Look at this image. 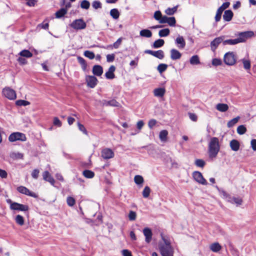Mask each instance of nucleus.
<instances>
[{"label": "nucleus", "mask_w": 256, "mask_h": 256, "mask_svg": "<svg viewBox=\"0 0 256 256\" xmlns=\"http://www.w3.org/2000/svg\"><path fill=\"white\" fill-rule=\"evenodd\" d=\"M162 242L158 243V248L162 256H174V248L171 245V242L170 238L164 236L162 233L160 234Z\"/></svg>", "instance_id": "nucleus-1"}, {"label": "nucleus", "mask_w": 256, "mask_h": 256, "mask_svg": "<svg viewBox=\"0 0 256 256\" xmlns=\"http://www.w3.org/2000/svg\"><path fill=\"white\" fill-rule=\"evenodd\" d=\"M220 150L219 140L216 137L210 138L208 144V154L210 158H214L217 156Z\"/></svg>", "instance_id": "nucleus-2"}, {"label": "nucleus", "mask_w": 256, "mask_h": 256, "mask_svg": "<svg viewBox=\"0 0 256 256\" xmlns=\"http://www.w3.org/2000/svg\"><path fill=\"white\" fill-rule=\"evenodd\" d=\"M236 58L234 52H229L225 54L224 56V63L228 66H233L236 62Z\"/></svg>", "instance_id": "nucleus-3"}, {"label": "nucleus", "mask_w": 256, "mask_h": 256, "mask_svg": "<svg viewBox=\"0 0 256 256\" xmlns=\"http://www.w3.org/2000/svg\"><path fill=\"white\" fill-rule=\"evenodd\" d=\"M70 26L76 30H78L84 29L86 24L82 18H79L74 20L70 24Z\"/></svg>", "instance_id": "nucleus-4"}, {"label": "nucleus", "mask_w": 256, "mask_h": 256, "mask_svg": "<svg viewBox=\"0 0 256 256\" xmlns=\"http://www.w3.org/2000/svg\"><path fill=\"white\" fill-rule=\"evenodd\" d=\"M2 93L4 96L10 100H14L16 98L15 90L10 87L6 86L4 88Z\"/></svg>", "instance_id": "nucleus-5"}, {"label": "nucleus", "mask_w": 256, "mask_h": 256, "mask_svg": "<svg viewBox=\"0 0 256 256\" xmlns=\"http://www.w3.org/2000/svg\"><path fill=\"white\" fill-rule=\"evenodd\" d=\"M10 142H14L17 140L24 142L26 140V135L22 132H16L10 134L8 137Z\"/></svg>", "instance_id": "nucleus-6"}, {"label": "nucleus", "mask_w": 256, "mask_h": 256, "mask_svg": "<svg viewBox=\"0 0 256 256\" xmlns=\"http://www.w3.org/2000/svg\"><path fill=\"white\" fill-rule=\"evenodd\" d=\"M254 36V33L252 31H246L238 33V37L236 38L238 44L243 42L246 41L248 38H252Z\"/></svg>", "instance_id": "nucleus-7"}, {"label": "nucleus", "mask_w": 256, "mask_h": 256, "mask_svg": "<svg viewBox=\"0 0 256 256\" xmlns=\"http://www.w3.org/2000/svg\"><path fill=\"white\" fill-rule=\"evenodd\" d=\"M222 194L224 198H226L227 200L232 204H236L238 205H240L242 203V199L238 198L236 197H231L226 192L222 191Z\"/></svg>", "instance_id": "nucleus-8"}, {"label": "nucleus", "mask_w": 256, "mask_h": 256, "mask_svg": "<svg viewBox=\"0 0 256 256\" xmlns=\"http://www.w3.org/2000/svg\"><path fill=\"white\" fill-rule=\"evenodd\" d=\"M226 36H222L219 37H217L215 38L212 42H210V46L211 48L213 51H214L218 47V45L222 43L224 45V40Z\"/></svg>", "instance_id": "nucleus-9"}, {"label": "nucleus", "mask_w": 256, "mask_h": 256, "mask_svg": "<svg viewBox=\"0 0 256 256\" xmlns=\"http://www.w3.org/2000/svg\"><path fill=\"white\" fill-rule=\"evenodd\" d=\"M10 208L12 210L26 212L28 210L29 207L28 205L22 204L16 202L10 206Z\"/></svg>", "instance_id": "nucleus-10"}, {"label": "nucleus", "mask_w": 256, "mask_h": 256, "mask_svg": "<svg viewBox=\"0 0 256 256\" xmlns=\"http://www.w3.org/2000/svg\"><path fill=\"white\" fill-rule=\"evenodd\" d=\"M193 177L196 181L200 184L206 185L208 182L206 179L204 178L201 172H193Z\"/></svg>", "instance_id": "nucleus-11"}, {"label": "nucleus", "mask_w": 256, "mask_h": 256, "mask_svg": "<svg viewBox=\"0 0 256 256\" xmlns=\"http://www.w3.org/2000/svg\"><path fill=\"white\" fill-rule=\"evenodd\" d=\"M174 43L176 47L180 50L184 48L186 44L185 40L182 36L178 35L174 40Z\"/></svg>", "instance_id": "nucleus-12"}, {"label": "nucleus", "mask_w": 256, "mask_h": 256, "mask_svg": "<svg viewBox=\"0 0 256 256\" xmlns=\"http://www.w3.org/2000/svg\"><path fill=\"white\" fill-rule=\"evenodd\" d=\"M17 190L22 194H24L26 195L33 197L36 198L38 196L37 194L34 192H30L28 188L24 186H20L18 187Z\"/></svg>", "instance_id": "nucleus-13"}, {"label": "nucleus", "mask_w": 256, "mask_h": 256, "mask_svg": "<svg viewBox=\"0 0 256 256\" xmlns=\"http://www.w3.org/2000/svg\"><path fill=\"white\" fill-rule=\"evenodd\" d=\"M102 156L105 160L112 158L114 156V152L110 148H105L102 151Z\"/></svg>", "instance_id": "nucleus-14"}, {"label": "nucleus", "mask_w": 256, "mask_h": 256, "mask_svg": "<svg viewBox=\"0 0 256 256\" xmlns=\"http://www.w3.org/2000/svg\"><path fill=\"white\" fill-rule=\"evenodd\" d=\"M86 82L89 87L94 88L97 84L98 80L94 76H86Z\"/></svg>", "instance_id": "nucleus-15"}, {"label": "nucleus", "mask_w": 256, "mask_h": 256, "mask_svg": "<svg viewBox=\"0 0 256 256\" xmlns=\"http://www.w3.org/2000/svg\"><path fill=\"white\" fill-rule=\"evenodd\" d=\"M182 54L176 49L172 48L170 50V57L173 60H176L182 57Z\"/></svg>", "instance_id": "nucleus-16"}, {"label": "nucleus", "mask_w": 256, "mask_h": 256, "mask_svg": "<svg viewBox=\"0 0 256 256\" xmlns=\"http://www.w3.org/2000/svg\"><path fill=\"white\" fill-rule=\"evenodd\" d=\"M143 234L145 236V241L146 243H150L152 239V232L150 228H146L143 230Z\"/></svg>", "instance_id": "nucleus-17"}, {"label": "nucleus", "mask_w": 256, "mask_h": 256, "mask_svg": "<svg viewBox=\"0 0 256 256\" xmlns=\"http://www.w3.org/2000/svg\"><path fill=\"white\" fill-rule=\"evenodd\" d=\"M116 70V68L114 66H111L108 72H106L105 74V76L107 79L112 80L114 78L115 76L114 74V72Z\"/></svg>", "instance_id": "nucleus-18"}, {"label": "nucleus", "mask_w": 256, "mask_h": 256, "mask_svg": "<svg viewBox=\"0 0 256 256\" xmlns=\"http://www.w3.org/2000/svg\"><path fill=\"white\" fill-rule=\"evenodd\" d=\"M43 178L46 181L49 182L52 185L54 186L55 180L48 171H45L42 174Z\"/></svg>", "instance_id": "nucleus-19"}, {"label": "nucleus", "mask_w": 256, "mask_h": 256, "mask_svg": "<svg viewBox=\"0 0 256 256\" xmlns=\"http://www.w3.org/2000/svg\"><path fill=\"white\" fill-rule=\"evenodd\" d=\"M103 72V69L102 66L100 65H95L92 68V73L96 76H100Z\"/></svg>", "instance_id": "nucleus-20"}, {"label": "nucleus", "mask_w": 256, "mask_h": 256, "mask_svg": "<svg viewBox=\"0 0 256 256\" xmlns=\"http://www.w3.org/2000/svg\"><path fill=\"white\" fill-rule=\"evenodd\" d=\"M233 16V12L231 10H226L224 12V14L223 15V19L226 22H230L232 20Z\"/></svg>", "instance_id": "nucleus-21"}, {"label": "nucleus", "mask_w": 256, "mask_h": 256, "mask_svg": "<svg viewBox=\"0 0 256 256\" xmlns=\"http://www.w3.org/2000/svg\"><path fill=\"white\" fill-rule=\"evenodd\" d=\"M230 145L231 149L234 152L238 151L240 148V143L236 140H232L230 142Z\"/></svg>", "instance_id": "nucleus-22"}, {"label": "nucleus", "mask_w": 256, "mask_h": 256, "mask_svg": "<svg viewBox=\"0 0 256 256\" xmlns=\"http://www.w3.org/2000/svg\"><path fill=\"white\" fill-rule=\"evenodd\" d=\"M103 105L104 106H116L118 107L120 106V104L116 101L115 100H104L102 103Z\"/></svg>", "instance_id": "nucleus-23"}, {"label": "nucleus", "mask_w": 256, "mask_h": 256, "mask_svg": "<svg viewBox=\"0 0 256 256\" xmlns=\"http://www.w3.org/2000/svg\"><path fill=\"white\" fill-rule=\"evenodd\" d=\"M166 90L164 88H157L154 90V94L155 96L162 97L164 96Z\"/></svg>", "instance_id": "nucleus-24"}, {"label": "nucleus", "mask_w": 256, "mask_h": 256, "mask_svg": "<svg viewBox=\"0 0 256 256\" xmlns=\"http://www.w3.org/2000/svg\"><path fill=\"white\" fill-rule=\"evenodd\" d=\"M210 248L213 252H218L222 249V246L218 242H214L210 244Z\"/></svg>", "instance_id": "nucleus-25"}, {"label": "nucleus", "mask_w": 256, "mask_h": 256, "mask_svg": "<svg viewBox=\"0 0 256 256\" xmlns=\"http://www.w3.org/2000/svg\"><path fill=\"white\" fill-rule=\"evenodd\" d=\"M140 36L144 38H150L152 36V32L148 29H144L140 31Z\"/></svg>", "instance_id": "nucleus-26"}, {"label": "nucleus", "mask_w": 256, "mask_h": 256, "mask_svg": "<svg viewBox=\"0 0 256 256\" xmlns=\"http://www.w3.org/2000/svg\"><path fill=\"white\" fill-rule=\"evenodd\" d=\"M216 108L220 112H225L228 110V106L226 104H218L216 106Z\"/></svg>", "instance_id": "nucleus-27"}, {"label": "nucleus", "mask_w": 256, "mask_h": 256, "mask_svg": "<svg viewBox=\"0 0 256 256\" xmlns=\"http://www.w3.org/2000/svg\"><path fill=\"white\" fill-rule=\"evenodd\" d=\"M68 10L62 8L56 12V18H60L64 16L67 13Z\"/></svg>", "instance_id": "nucleus-28"}, {"label": "nucleus", "mask_w": 256, "mask_h": 256, "mask_svg": "<svg viewBox=\"0 0 256 256\" xmlns=\"http://www.w3.org/2000/svg\"><path fill=\"white\" fill-rule=\"evenodd\" d=\"M18 55L22 57L30 58L32 56V54L28 50H24L19 52Z\"/></svg>", "instance_id": "nucleus-29"}, {"label": "nucleus", "mask_w": 256, "mask_h": 256, "mask_svg": "<svg viewBox=\"0 0 256 256\" xmlns=\"http://www.w3.org/2000/svg\"><path fill=\"white\" fill-rule=\"evenodd\" d=\"M190 62L192 65H197L200 64L199 57L198 55H194L192 56L190 60Z\"/></svg>", "instance_id": "nucleus-30"}, {"label": "nucleus", "mask_w": 256, "mask_h": 256, "mask_svg": "<svg viewBox=\"0 0 256 256\" xmlns=\"http://www.w3.org/2000/svg\"><path fill=\"white\" fill-rule=\"evenodd\" d=\"M164 41L162 39L156 40L153 44L152 47L154 48H160L164 46Z\"/></svg>", "instance_id": "nucleus-31"}, {"label": "nucleus", "mask_w": 256, "mask_h": 256, "mask_svg": "<svg viewBox=\"0 0 256 256\" xmlns=\"http://www.w3.org/2000/svg\"><path fill=\"white\" fill-rule=\"evenodd\" d=\"M168 132L166 130H162L160 132L159 138L162 142H166L167 139Z\"/></svg>", "instance_id": "nucleus-32"}, {"label": "nucleus", "mask_w": 256, "mask_h": 256, "mask_svg": "<svg viewBox=\"0 0 256 256\" xmlns=\"http://www.w3.org/2000/svg\"><path fill=\"white\" fill-rule=\"evenodd\" d=\"M82 174L84 177L88 178H92L94 176V173L90 170H84Z\"/></svg>", "instance_id": "nucleus-33"}, {"label": "nucleus", "mask_w": 256, "mask_h": 256, "mask_svg": "<svg viewBox=\"0 0 256 256\" xmlns=\"http://www.w3.org/2000/svg\"><path fill=\"white\" fill-rule=\"evenodd\" d=\"M110 16L114 19H118L120 16V12L118 9L113 8L110 11Z\"/></svg>", "instance_id": "nucleus-34"}, {"label": "nucleus", "mask_w": 256, "mask_h": 256, "mask_svg": "<svg viewBox=\"0 0 256 256\" xmlns=\"http://www.w3.org/2000/svg\"><path fill=\"white\" fill-rule=\"evenodd\" d=\"M238 41L236 38L235 39H229V40H224V46L226 45H235L238 44Z\"/></svg>", "instance_id": "nucleus-35"}, {"label": "nucleus", "mask_w": 256, "mask_h": 256, "mask_svg": "<svg viewBox=\"0 0 256 256\" xmlns=\"http://www.w3.org/2000/svg\"><path fill=\"white\" fill-rule=\"evenodd\" d=\"M152 56L162 60L164 58V52L162 50L154 51Z\"/></svg>", "instance_id": "nucleus-36"}, {"label": "nucleus", "mask_w": 256, "mask_h": 256, "mask_svg": "<svg viewBox=\"0 0 256 256\" xmlns=\"http://www.w3.org/2000/svg\"><path fill=\"white\" fill-rule=\"evenodd\" d=\"M134 182L136 184L140 185L144 183V180L142 176L136 175L134 178Z\"/></svg>", "instance_id": "nucleus-37"}, {"label": "nucleus", "mask_w": 256, "mask_h": 256, "mask_svg": "<svg viewBox=\"0 0 256 256\" xmlns=\"http://www.w3.org/2000/svg\"><path fill=\"white\" fill-rule=\"evenodd\" d=\"M170 32L168 28H164L158 32V35L160 37H165L169 35Z\"/></svg>", "instance_id": "nucleus-38"}, {"label": "nucleus", "mask_w": 256, "mask_h": 256, "mask_svg": "<svg viewBox=\"0 0 256 256\" xmlns=\"http://www.w3.org/2000/svg\"><path fill=\"white\" fill-rule=\"evenodd\" d=\"M15 221L16 223L20 226H22L24 224V218L20 214L17 215L16 216Z\"/></svg>", "instance_id": "nucleus-39"}, {"label": "nucleus", "mask_w": 256, "mask_h": 256, "mask_svg": "<svg viewBox=\"0 0 256 256\" xmlns=\"http://www.w3.org/2000/svg\"><path fill=\"white\" fill-rule=\"evenodd\" d=\"M240 118V116H237L230 120L227 124L228 127L231 128L235 124H236L238 122Z\"/></svg>", "instance_id": "nucleus-40"}, {"label": "nucleus", "mask_w": 256, "mask_h": 256, "mask_svg": "<svg viewBox=\"0 0 256 256\" xmlns=\"http://www.w3.org/2000/svg\"><path fill=\"white\" fill-rule=\"evenodd\" d=\"M168 68V65L164 64H160L157 68V70L160 74L164 72Z\"/></svg>", "instance_id": "nucleus-41"}, {"label": "nucleus", "mask_w": 256, "mask_h": 256, "mask_svg": "<svg viewBox=\"0 0 256 256\" xmlns=\"http://www.w3.org/2000/svg\"><path fill=\"white\" fill-rule=\"evenodd\" d=\"M242 61L244 64V67L246 70H249L250 68V62L249 60L243 58Z\"/></svg>", "instance_id": "nucleus-42"}, {"label": "nucleus", "mask_w": 256, "mask_h": 256, "mask_svg": "<svg viewBox=\"0 0 256 256\" xmlns=\"http://www.w3.org/2000/svg\"><path fill=\"white\" fill-rule=\"evenodd\" d=\"M150 192V189L149 186H146L142 191V196L144 198H147L149 196Z\"/></svg>", "instance_id": "nucleus-43"}, {"label": "nucleus", "mask_w": 256, "mask_h": 256, "mask_svg": "<svg viewBox=\"0 0 256 256\" xmlns=\"http://www.w3.org/2000/svg\"><path fill=\"white\" fill-rule=\"evenodd\" d=\"M16 104L18 106H26L30 104V102L28 101L24 100H18L16 102Z\"/></svg>", "instance_id": "nucleus-44"}, {"label": "nucleus", "mask_w": 256, "mask_h": 256, "mask_svg": "<svg viewBox=\"0 0 256 256\" xmlns=\"http://www.w3.org/2000/svg\"><path fill=\"white\" fill-rule=\"evenodd\" d=\"M78 62L82 65L83 70H84L87 66L86 60L81 56L78 57Z\"/></svg>", "instance_id": "nucleus-45"}, {"label": "nucleus", "mask_w": 256, "mask_h": 256, "mask_svg": "<svg viewBox=\"0 0 256 256\" xmlns=\"http://www.w3.org/2000/svg\"><path fill=\"white\" fill-rule=\"evenodd\" d=\"M246 131V128L244 125H240L237 128V132L240 134H244Z\"/></svg>", "instance_id": "nucleus-46"}, {"label": "nucleus", "mask_w": 256, "mask_h": 256, "mask_svg": "<svg viewBox=\"0 0 256 256\" xmlns=\"http://www.w3.org/2000/svg\"><path fill=\"white\" fill-rule=\"evenodd\" d=\"M84 56L86 58H88L90 60H92L94 58L95 55L94 54L90 51L86 50L84 52Z\"/></svg>", "instance_id": "nucleus-47"}, {"label": "nucleus", "mask_w": 256, "mask_h": 256, "mask_svg": "<svg viewBox=\"0 0 256 256\" xmlns=\"http://www.w3.org/2000/svg\"><path fill=\"white\" fill-rule=\"evenodd\" d=\"M195 164L198 167L203 168L206 164L205 162L202 159H197L195 161Z\"/></svg>", "instance_id": "nucleus-48"}, {"label": "nucleus", "mask_w": 256, "mask_h": 256, "mask_svg": "<svg viewBox=\"0 0 256 256\" xmlns=\"http://www.w3.org/2000/svg\"><path fill=\"white\" fill-rule=\"evenodd\" d=\"M177 7L175 6L172 8H168L165 10V12L168 15H172L176 11Z\"/></svg>", "instance_id": "nucleus-49"}, {"label": "nucleus", "mask_w": 256, "mask_h": 256, "mask_svg": "<svg viewBox=\"0 0 256 256\" xmlns=\"http://www.w3.org/2000/svg\"><path fill=\"white\" fill-rule=\"evenodd\" d=\"M67 204L70 206H74L76 203V200L72 196H68L66 199Z\"/></svg>", "instance_id": "nucleus-50"}, {"label": "nucleus", "mask_w": 256, "mask_h": 256, "mask_svg": "<svg viewBox=\"0 0 256 256\" xmlns=\"http://www.w3.org/2000/svg\"><path fill=\"white\" fill-rule=\"evenodd\" d=\"M90 4L86 0H84L82 2L80 6L82 8L87 10L90 8Z\"/></svg>", "instance_id": "nucleus-51"}, {"label": "nucleus", "mask_w": 256, "mask_h": 256, "mask_svg": "<svg viewBox=\"0 0 256 256\" xmlns=\"http://www.w3.org/2000/svg\"><path fill=\"white\" fill-rule=\"evenodd\" d=\"M176 20L174 17L172 16V17L168 18L167 24H168L170 26H174L176 25Z\"/></svg>", "instance_id": "nucleus-52"}, {"label": "nucleus", "mask_w": 256, "mask_h": 256, "mask_svg": "<svg viewBox=\"0 0 256 256\" xmlns=\"http://www.w3.org/2000/svg\"><path fill=\"white\" fill-rule=\"evenodd\" d=\"M139 60V58L138 56H136L134 60H132L130 63V66H132V68H135L137 66L138 64V62Z\"/></svg>", "instance_id": "nucleus-53"}, {"label": "nucleus", "mask_w": 256, "mask_h": 256, "mask_svg": "<svg viewBox=\"0 0 256 256\" xmlns=\"http://www.w3.org/2000/svg\"><path fill=\"white\" fill-rule=\"evenodd\" d=\"M212 64L214 66H220L222 64V60L220 58H214L212 60Z\"/></svg>", "instance_id": "nucleus-54"}, {"label": "nucleus", "mask_w": 256, "mask_h": 256, "mask_svg": "<svg viewBox=\"0 0 256 256\" xmlns=\"http://www.w3.org/2000/svg\"><path fill=\"white\" fill-rule=\"evenodd\" d=\"M122 38H119L114 43L113 45L112 46V48H118L122 44Z\"/></svg>", "instance_id": "nucleus-55"}, {"label": "nucleus", "mask_w": 256, "mask_h": 256, "mask_svg": "<svg viewBox=\"0 0 256 256\" xmlns=\"http://www.w3.org/2000/svg\"><path fill=\"white\" fill-rule=\"evenodd\" d=\"M154 17L155 18V20H158L160 22L162 17L161 12L160 10L156 11L154 14Z\"/></svg>", "instance_id": "nucleus-56"}, {"label": "nucleus", "mask_w": 256, "mask_h": 256, "mask_svg": "<svg viewBox=\"0 0 256 256\" xmlns=\"http://www.w3.org/2000/svg\"><path fill=\"white\" fill-rule=\"evenodd\" d=\"M136 212L130 210L128 214V218L130 220H134L136 218Z\"/></svg>", "instance_id": "nucleus-57"}, {"label": "nucleus", "mask_w": 256, "mask_h": 256, "mask_svg": "<svg viewBox=\"0 0 256 256\" xmlns=\"http://www.w3.org/2000/svg\"><path fill=\"white\" fill-rule=\"evenodd\" d=\"M230 5V3L229 2H226L223 3V4L218 8L224 12V10L229 7Z\"/></svg>", "instance_id": "nucleus-58"}, {"label": "nucleus", "mask_w": 256, "mask_h": 256, "mask_svg": "<svg viewBox=\"0 0 256 256\" xmlns=\"http://www.w3.org/2000/svg\"><path fill=\"white\" fill-rule=\"evenodd\" d=\"M92 6L95 9L102 8V4L99 1H94L92 4Z\"/></svg>", "instance_id": "nucleus-59"}, {"label": "nucleus", "mask_w": 256, "mask_h": 256, "mask_svg": "<svg viewBox=\"0 0 256 256\" xmlns=\"http://www.w3.org/2000/svg\"><path fill=\"white\" fill-rule=\"evenodd\" d=\"M40 171L38 169L34 170L32 173V176L34 178L37 179L39 175Z\"/></svg>", "instance_id": "nucleus-60"}, {"label": "nucleus", "mask_w": 256, "mask_h": 256, "mask_svg": "<svg viewBox=\"0 0 256 256\" xmlns=\"http://www.w3.org/2000/svg\"><path fill=\"white\" fill-rule=\"evenodd\" d=\"M53 123L54 126H58V127L62 126V122L57 117L54 118Z\"/></svg>", "instance_id": "nucleus-61"}, {"label": "nucleus", "mask_w": 256, "mask_h": 256, "mask_svg": "<svg viewBox=\"0 0 256 256\" xmlns=\"http://www.w3.org/2000/svg\"><path fill=\"white\" fill-rule=\"evenodd\" d=\"M156 124V120L154 119H152L149 120L148 123V127L152 128Z\"/></svg>", "instance_id": "nucleus-62"}, {"label": "nucleus", "mask_w": 256, "mask_h": 256, "mask_svg": "<svg viewBox=\"0 0 256 256\" xmlns=\"http://www.w3.org/2000/svg\"><path fill=\"white\" fill-rule=\"evenodd\" d=\"M78 126L80 130L83 132L84 134H87V131L84 125L78 122Z\"/></svg>", "instance_id": "nucleus-63"}, {"label": "nucleus", "mask_w": 256, "mask_h": 256, "mask_svg": "<svg viewBox=\"0 0 256 256\" xmlns=\"http://www.w3.org/2000/svg\"><path fill=\"white\" fill-rule=\"evenodd\" d=\"M250 145L252 149L254 150H256V139H252L251 140L250 142Z\"/></svg>", "instance_id": "nucleus-64"}]
</instances>
